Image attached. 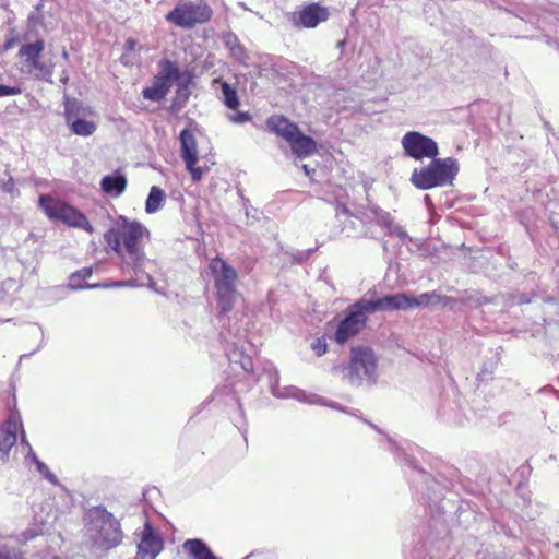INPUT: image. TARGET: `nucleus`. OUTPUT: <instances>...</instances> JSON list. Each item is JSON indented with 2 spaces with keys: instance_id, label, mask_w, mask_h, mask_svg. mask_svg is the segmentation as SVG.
I'll use <instances>...</instances> for the list:
<instances>
[{
  "instance_id": "obj_1",
  "label": "nucleus",
  "mask_w": 559,
  "mask_h": 559,
  "mask_svg": "<svg viewBox=\"0 0 559 559\" xmlns=\"http://www.w3.org/2000/svg\"><path fill=\"white\" fill-rule=\"evenodd\" d=\"M151 231L141 222L119 216L104 233V249L107 254L120 259L121 269L138 274L146 261L145 242L150 241Z\"/></svg>"
},
{
  "instance_id": "obj_2",
  "label": "nucleus",
  "mask_w": 559,
  "mask_h": 559,
  "mask_svg": "<svg viewBox=\"0 0 559 559\" xmlns=\"http://www.w3.org/2000/svg\"><path fill=\"white\" fill-rule=\"evenodd\" d=\"M266 130L283 139L298 158L312 156L317 152V143L313 138L302 133L297 123L284 115H272L265 121Z\"/></svg>"
},
{
  "instance_id": "obj_3",
  "label": "nucleus",
  "mask_w": 559,
  "mask_h": 559,
  "mask_svg": "<svg viewBox=\"0 0 559 559\" xmlns=\"http://www.w3.org/2000/svg\"><path fill=\"white\" fill-rule=\"evenodd\" d=\"M209 270L213 277L219 311L224 314L228 313L233 310L238 296L237 271L218 255L211 259Z\"/></svg>"
},
{
  "instance_id": "obj_4",
  "label": "nucleus",
  "mask_w": 559,
  "mask_h": 559,
  "mask_svg": "<svg viewBox=\"0 0 559 559\" xmlns=\"http://www.w3.org/2000/svg\"><path fill=\"white\" fill-rule=\"evenodd\" d=\"M431 163L421 168H415L411 182L418 189L429 190L452 183L459 173L457 160L452 157L431 158Z\"/></svg>"
},
{
  "instance_id": "obj_5",
  "label": "nucleus",
  "mask_w": 559,
  "mask_h": 559,
  "mask_svg": "<svg viewBox=\"0 0 559 559\" xmlns=\"http://www.w3.org/2000/svg\"><path fill=\"white\" fill-rule=\"evenodd\" d=\"M39 206L50 219L60 221L70 227L83 229L91 235L95 231L84 213L59 199L49 194L40 195Z\"/></svg>"
},
{
  "instance_id": "obj_6",
  "label": "nucleus",
  "mask_w": 559,
  "mask_h": 559,
  "mask_svg": "<svg viewBox=\"0 0 559 559\" xmlns=\"http://www.w3.org/2000/svg\"><path fill=\"white\" fill-rule=\"evenodd\" d=\"M212 16V8L205 1L198 0L178 3L165 15V19L177 27L192 29L197 25L210 22Z\"/></svg>"
},
{
  "instance_id": "obj_7",
  "label": "nucleus",
  "mask_w": 559,
  "mask_h": 559,
  "mask_svg": "<svg viewBox=\"0 0 559 559\" xmlns=\"http://www.w3.org/2000/svg\"><path fill=\"white\" fill-rule=\"evenodd\" d=\"M378 358L369 346L352 348V385L372 384L377 380Z\"/></svg>"
},
{
  "instance_id": "obj_8",
  "label": "nucleus",
  "mask_w": 559,
  "mask_h": 559,
  "mask_svg": "<svg viewBox=\"0 0 559 559\" xmlns=\"http://www.w3.org/2000/svg\"><path fill=\"white\" fill-rule=\"evenodd\" d=\"M159 71L153 78L152 85L143 88L142 95L151 102H159L169 93L174 82L182 78L179 67L169 59L159 62Z\"/></svg>"
},
{
  "instance_id": "obj_9",
  "label": "nucleus",
  "mask_w": 559,
  "mask_h": 559,
  "mask_svg": "<svg viewBox=\"0 0 559 559\" xmlns=\"http://www.w3.org/2000/svg\"><path fill=\"white\" fill-rule=\"evenodd\" d=\"M401 144L404 154L416 160L431 159L439 155L437 142L418 131L406 132L402 138Z\"/></svg>"
},
{
  "instance_id": "obj_10",
  "label": "nucleus",
  "mask_w": 559,
  "mask_h": 559,
  "mask_svg": "<svg viewBox=\"0 0 559 559\" xmlns=\"http://www.w3.org/2000/svg\"><path fill=\"white\" fill-rule=\"evenodd\" d=\"M94 544L103 549L110 550L121 544L123 533L120 523L110 513L100 515L96 521Z\"/></svg>"
},
{
  "instance_id": "obj_11",
  "label": "nucleus",
  "mask_w": 559,
  "mask_h": 559,
  "mask_svg": "<svg viewBox=\"0 0 559 559\" xmlns=\"http://www.w3.org/2000/svg\"><path fill=\"white\" fill-rule=\"evenodd\" d=\"M181 158L193 182H200L207 167L198 166V143L190 129H183L179 135Z\"/></svg>"
},
{
  "instance_id": "obj_12",
  "label": "nucleus",
  "mask_w": 559,
  "mask_h": 559,
  "mask_svg": "<svg viewBox=\"0 0 559 559\" xmlns=\"http://www.w3.org/2000/svg\"><path fill=\"white\" fill-rule=\"evenodd\" d=\"M330 16L329 9L318 2H313L292 13L290 21L296 27L314 28L325 22Z\"/></svg>"
},
{
  "instance_id": "obj_13",
  "label": "nucleus",
  "mask_w": 559,
  "mask_h": 559,
  "mask_svg": "<svg viewBox=\"0 0 559 559\" xmlns=\"http://www.w3.org/2000/svg\"><path fill=\"white\" fill-rule=\"evenodd\" d=\"M369 296L370 301H364L366 309L371 311H394V310H407L409 309L408 295L407 294H395L384 297H377V292L370 289L366 293Z\"/></svg>"
},
{
  "instance_id": "obj_14",
  "label": "nucleus",
  "mask_w": 559,
  "mask_h": 559,
  "mask_svg": "<svg viewBox=\"0 0 559 559\" xmlns=\"http://www.w3.org/2000/svg\"><path fill=\"white\" fill-rule=\"evenodd\" d=\"M22 428L21 417L11 412L7 420L0 424V460L5 461L16 443L17 429Z\"/></svg>"
},
{
  "instance_id": "obj_15",
  "label": "nucleus",
  "mask_w": 559,
  "mask_h": 559,
  "mask_svg": "<svg viewBox=\"0 0 559 559\" xmlns=\"http://www.w3.org/2000/svg\"><path fill=\"white\" fill-rule=\"evenodd\" d=\"M164 549L163 538L146 523L140 543L138 544L135 559H156Z\"/></svg>"
},
{
  "instance_id": "obj_16",
  "label": "nucleus",
  "mask_w": 559,
  "mask_h": 559,
  "mask_svg": "<svg viewBox=\"0 0 559 559\" xmlns=\"http://www.w3.org/2000/svg\"><path fill=\"white\" fill-rule=\"evenodd\" d=\"M44 49L45 43L43 39H37L34 43H27L21 46L19 56L23 59L24 66L27 68L28 72L38 71L40 73H49L40 61Z\"/></svg>"
},
{
  "instance_id": "obj_17",
  "label": "nucleus",
  "mask_w": 559,
  "mask_h": 559,
  "mask_svg": "<svg viewBox=\"0 0 559 559\" xmlns=\"http://www.w3.org/2000/svg\"><path fill=\"white\" fill-rule=\"evenodd\" d=\"M182 549L189 559H216L210 547L199 538L187 539Z\"/></svg>"
},
{
  "instance_id": "obj_18",
  "label": "nucleus",
  "mask_w": 559,
  "mask_h": 559,
  "mask_svg": "<svg viewBox=\"0 0 559 559\" xmlns=\"http://www.w3.org/2000/svg\"><path fill=\"white\" fill-rule=\"evenodd\" d=\"M364 301H370L369 296H366V294L352 306V335L361 331L366 326L368 314L374 312L366 309Z\"/></svg>"
},
{
  "instance_id": "obj_19",
  "label": "nucleus",
  "mask_w": 559,
  "mask_h": 559,
  "mask_svg": "<svg viewBox=\"0 0 559 559\" xmlns=\"http://www.w3.org/2000/svg\"><path fill=\"white\" fill-rule=\"evenodd\" d=\"M100 188L103 192L107 194H114L119 197L127 188V178L122 175L118 176H105L100 180Z\"/></svg>"
},
{
  "instance_id": "obj_20",
  "label": "nucleus",
  "mask_w": 559,
  "mask_h": 559,
  "mask_svg": "<svg viewBox=\"0 0 559 559\" xmlns=\"http://www.w3.org/2000/svg\"><path fill=\"white\" fill-rule=\"evenodd\" d=\"M214 82L221 84L224 105L229 109L236 110L240 105L236 88H234L229 83L218 79L214 80Z\"/></svg>"
},
{
  "instance_id": "obj_21",
  "label": "nucleus",
  "mask_w": 559,
  "mask_h": 559,
  "mask_svg": "<svg viewBox=\"0 0 559 559\" xmlns=\"http://www.w3.org/2000/svg\"><path fill=\"white\" fill-rule=\"evenodd\" d=\"M441 300L442 297L436 292L424 293L419 296L408 295L409 309L439 304Z\"/></svg>"
},
{
  "instance_id": "obj_22",
  "label": "nucleus",
  "mask_w": 559,
  "mask_h": 559,
  "mask_svg": "<svg viewBox=\"0 0 559 559\" xmlns=\"http://www.w3.org/2000/svg\"><path fill=\"white\" fill-rule=\"evenodd\" d=\"M165 200V192L157 186H153L150 190L145 203V211L147 213H155L158 211Z\"/></svg>"
},
{
  "instance_id": "obj_23",
  "label": "nucleus",
  "mask_w": 559,
  "mask_h": 559,
  "mask_svg": "<svg viewBox=\"0 0 559 559\" xmlns=\"http://www.w3.org/2000/svg\"><path fill=\"white\" fill-rule=\"evenodd\" d=\"M93 271L91 267H84L70 276L69 285L73 289H84L93 287L92 285L85 284L86 280L91 277Z\"/></svg>"
},
{
  "instance_id": "obj_24",
  "label": "nucleus",
  "mask_w": 559,
  "mask_h": 559,
  "mask_svg": "<svg viewBox=\"0 0 559 559\" xmlns=\"http://www.w3.org/2000/svg\"><path fill=\"white\" fill-rule=\"evenodd\" d=\"M95 130V123L84 119H76L71 124V131L76 135L87 136L93 134Z\"/></svg>"
},
{
  "instance_id": "obj_25",
  "label": "nucleus",
  "mask_w": 559,
  "mask_h": 559,
  "mask_svg": "<svg viewBox=\"0 0 559 559\" xmlns=\"http://www.w3.org/2000/svg\"><path fill=\"white\" fill-rule=\"evenodd\" d=\"M334 340L343 345L349 340V313L346 314L337 324V330L334 334Z\"/></svg>"
},
{
  "instance_id": "obj_26",
  "label": "nucleus",
  "mask_w": 559,
  "mask_h": 559,
  "mask_svg": "<svg viewBox=\"0 0 559 559\" xmlns=\"http://www.w3.org/2000/svg\"><path fill=\"white\" fill-rule=\"evenodd\" d=\"M36 465H37V469L40 472V474L46 478L48 479L50 483L52 484H56L57 483V477L53 473L50 472V469L48 468V466L40 462V461H37L36 462Z\"/></svg>"
},
{
  "instance_id": "obj_27",
  "label": "nucleus",
  "mask_w": 559,
  "mask_h": 559,
  "mask_svg": "<svg viewBox=\"0 0 559 559\" xmlns=\"http://www.w3.org/2000/svg\"><path fill=\"white\" fill-rule=\"evenodd\" d=\"M311 347L314 350V353L317 354V356L324 355L326 353V349H328V345H326L325 338L324 337L317 338L312 343Z\"/></svg>"
},
{
  "instance_id": "obj_28",
  "label": "nucleus",
  "mask_w": 559,
  "mask_h": 559,
  "mask_svg": "<svg viewBox=\"0 0 559 559\" xmlns=\"http://www.w3.org/2000/svg\"><path fill=\"white\" fill-rule=\"evenodd\" d=\"M229 120L234 123H246L251 120V115L248 111H242L235 115H230Z\"/></svg>"
},
{
  "instance_id": "obj_29",
  "label": "nucleus",
  "mask_w": 559,
  "mask_h": 559,
  "mask_svg": "<svg viewBox=\"0 0 559 559\" xmlns=\"http://www.w3.org/2000/svg\"><path fill=\"white\" fill-rule=\"evenodd\" d=\"M21 93L20 87L15 86H7L0 84V96H13L19 95Z\"/></svg>"
},
{
  "instance_id": "obj_30",
  "label": "nucleus",
  "mask_w": 559,
  "mask_h": 559,
  "mask_svg": "<svg viewBox=\"0 0 559 559\" xmlns=\"http://www.w3.org/2000/svg\"><path fill=\"white\" fill-rule=\"evenodd\" d=\"M135 45H136V40L133 39V38H129L126 41V49L127 50H133L135 48Z\"/></svg>"
},
{
  "instance_id": "obj_31",
  "label": "nucleus",
  "mask_w": 559,
  "mask_h": 559,
  "mask_svg": "<svg viewBox=\"0 0 559 559\" xmlns=\"http://www.w3.org/2000/svg\"><path fill=\"white\" fill-rule=\"evenodd\" d=\"M304 170H305V173H306L307 175H309V174H310V169H309L308 165H304Z\"/></svg>"
},
{
  "instance_id": "obj_32",
  "label": "nucleus",
  "mask_w": 559,
  "mask_h": 559,
  "mask_svg": "<svg viewBox=\"0 0 559 559\" xmlns=\"http://www.w3.org/2000/svg\"><path fill=\"white\" fill-rule=\"evenodd\" d=\"M52 559H59V557H58V556H55Z\"/></svg>"
}]
</instances>
